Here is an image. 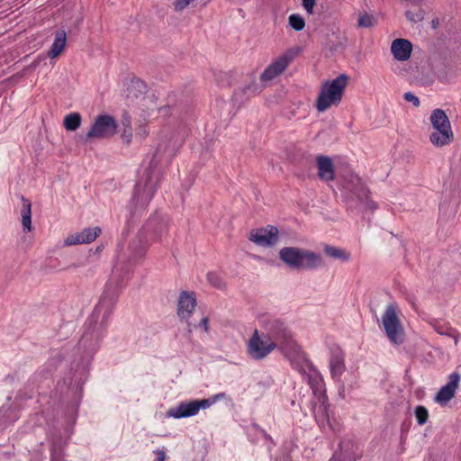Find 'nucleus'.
<instances>
[{"label": "nucleus", "mask_w": 461, "mask_h": 461, "mask_svg": "<svg viewBox=\"0 0 461 461\" xmlns=\"http://www.w3.org/2000/svg\"><path fill=\"white\" fill-rule=\"evenodd\" d=\"M101 229L99 227L86 228L80 232L69 235L64 241L67 246H73L77 244L90 243L94 241L100 234Z\"/></svg>", "instance_id": "20"}, {"label": "nucleus", "mask_w": 461, "mask_h": 461, "mask_svg": "<svg viewBox=\"0 0 461 461\" xmlns=\"http://www.w3.org/2000/svg\"><path fill=\"white\" fill-rule=\"evenodd\" d=\"M176 152L175 147L169 151V156H174Z\"/></svg>", "instance_id": "51"}, {"label": "nucleus", "mask_w": 461, "mask_h": 461, "mask_svg": "<svg viewBox=\"0 0 461 461\" xmlns=\"http://www.w3.org/2000/svg\"><path fill=\"white\" fill-rule=\"evenodd\" d=\"M208 323H209V319H208V317H203V318L201 320L200 323H199V327H201V328H202V329H203L205 331H207V330H208V329H209V325H208Z\"/></svg>", "instance_id": "46"}, {"label": "nucleus", "mask_w": 461, "mask_h": 461, "mask_svg": "<svg viewBox=\"0 0 461 461\" xmlns=\"http://www.w3.org/2000/svg\"><path fill=\"white\" fill-rule=\"evenodd\" d=\"M439 26V20L438 18H435L431 21V27L433 29H437Z\"/></svg>", "instance_id": "48"}, {"label": "nucleus", "mask_w": 461, "mask_h": 461, "mask_svg": "<svg viewBox=\"0 0 461 461\" xmlns=\"http://www.w3.org/2000/svg\"><path fill=\"white\" fill-rule=\"evenodd\" d=\"M66 32L59 31L55 35L54 41L48 51V56L51 59L57 58L64 50L66 44Z\"/></svg>", "instance_id": "28"}, {"label": "nucleus", "mask_w": 461, "mask_h": 461, "mask_svg": "<svg viewBox=\"0 0 461 461\" xmlns=\"http://www.w3.org/2000/svg\"><path fill=\"white\" fill-rule=\"evenodd\" d=\"M224 397H225V393H220L218 394L213 395L211 398L202 399V400H194V402H196L197 411H199L200 409L209 408L211 405L215 403L218 400L224 398Z\"/></svg>", "instance_id": "32"}, {"label": "nucleus", "mask_w": 461, "mask_h": 461, "mask_svg": "<svg viewBox=\"0 0 461 461\" xmlns=\"http://www.w3.org/2000/svg\"><path fill=\"white\" fill-rule=\"evenodd\" d=\"M321 404L318 408L313 409V414L316 422L318 423L321 429H322L324 432L330 430L332 432H335L337 430V428L335 424L331 422V420L330 418L329 413V403H328V397L325 394H322V396L320 398Z\"/></svg>", "instance_id": "17"}, {"label": "nucleus", "mask_w": 461, "mask_h": 461, "mask_svg": "<svg viewBox=\"0 0 461 461\" xmlns=\"http://www.w3.org/2000/svg\"><path fill=\"white\" fill-rule=\"evenodd\" d=\"M414 414L419 425H424L429 419V411L422 405H419L415 408Z\"/></svg>", "instance_id": "34"}, {"label": "nucleus", "mask_w": 461, "mask_h": 461, "mask_svg": "<svg viewBox=\"0 0 461 461\" xmlns=\"http://www.w3.org/2000/svg\"><path fill=\"white\" fill-rule=\"evenodd\" d=\"M405 16L410 22L418 23L424 19V11L420 9L417 13H413L408 10L405 12Z\"/></svg>", "instance_id": "36"}, {"label": "nucleus", "mask_w": 461, "mask_h": 461, "mask_svg": "<svg viewBox=\"0 0 461 461\" xmlns=\"http://www.w3.org/2000/svg\"><path fill=\"white\" fill-rule=\"evenodd\" d=\"M358 445L351 439L341 440L339 450L336 451L330 461H357L361 457Z\"/></svg>", "instance_id": "15"}, {"label": "nucleus", "mask_w": 461, "mask_h": 461, "mask_svg": "<svg viewBox=\"0 0 461 461\" xmlns=\"http://www.w3.org/2000/svg\"><path fill=\"white\" fill-rule=\"evenodd\" d=\"M434 131L429 135L430 142L436 147H443L454 140L450 121L442 109H435L429 116Z\"/></svg>", "instance_id": "6"}, {"label": "nucleus", "mask_w": 461, "mask_h": 461, "mask_svg": "<svg viewBox=\"0 0 461 461\" xmlns=\"http://www.w3.org/2000/svg\"><path fill=\"white\" fill-rule=\"evenodd\" d=\"M56 357H58V358H59V360H61V359H62V358H61V354H60V353H58V354H57V356L55 357V358H56Z\"/></svg>", "instance_id": "52"}, {"label": "nucleus", "mask_w": 461, "mask_h": 461, "mask_svg": "<svg viewBox=\"0 0 461 461\" xmlns=\"http://www.w3.org/2000/svg\"><path fill=\"white\" fill-rule=\"evenodd\" d=\"M318 176L326 182L334 179V165L328 156L320 155L316 158Z\"/></svg>", "instance_id": "25"}, {"label": "nucleus", "mask_w": 461, "mask_h": 461, "mask_svg": "<svg viewBox=\"0 0 461 461\" xmlns=\"http://www.w3.org/2000/svg\"><path fill=\"white\" fill-rule=\"evenodd\" d=\"M343 188L348 193L349 198L352 201L356 200L363 210L375 211L376 209L375 203L369 198L370 191L358 176L350 174L346 176Z\"/></svg>", "instance_id": "7"}, {"label": "nucleus", "mask_w": 461, "mask_h": 461, "mask_svg": "<svg viewBox=\"0 0 461 461\" xmlns=\"http://www.w3.org/2000/svg\"><path fill=\"white\" fill-rule=\"evenodd\" d=\"M330 368L332 378L339 380L346 369L344 353L339 348H335L330 350Z\"/></svg>", "instance_id": "22"}, {"label": "nucleus", "mask_w": 461, "mask_h": 461, "mask_svg": "<svg viewBox=\"0 0 461 461\" xmlns=\"http://www.w3.org/2000/svg\"><path fill=\"white\" fill-rule=\"evenodd\" d=\"M403 98L407 102L412 103L413 106L419 107L420 104V99L411 92H407L403 95Z\"/></svg>", "instance_id": "40"}, {"label": "nucleus", "mask_w": 461, "mask_h": 461, "mask_svg": "<svg viewBox=\"0 0 461 461\" xmlns=\"http://www.w3.org/2000/svg\"><path fill=\"white\" fill-rule=\"evenodd\" d=\"M339 395L344 398L345 395H344V385L341 386L340 390H339Z\"/></svg>", "instance_id": "50"}, {"label": "nucleus", "mask_w": 461, "mask_h": 461, "mask_svg": "<svg viewBox=\"0 0 461 461\" xmlns=\"http://www.w3.org/2000/svg\"><path fill=\"white\" fill-rule=\"evenodd\" d=\"M63 124L67 131H76L81 124L80 114L78 113H69L64 118Z\"/></svg>", "instance_id": "31"}, {"label": "nucleus", "mask_w": 461, "mask_h": 461, "mask_svg": "<svg viewBox=\"0 0 461 461\" xmlns=\"http://www.w3.org/2000/svg\"><path fill=\"white\" fill-rule=\"evenodd\" d=\"M460 381V375L456 372L449 375V381L437 393L434 400L440 404H446L454 396Z\"/></svg>", "instance_id": "19"}, {"label": "nucleus", "mask_w": 461, "mask_h": 461, "mask_svg": "<svg viewBox=\"0 0 461 461\" xmlns=\"http://www.w3.org/2000/svg\"><path fill=\"white\" fill-rule=\"evenodd\" d=\"M167 230V221L161 215L156 213L151 216L143 225L140 232L155 240H161L163 234Z\"/></svg>", "instance_id": "14"}, {"label": "nucleus", "mask_w": 461, "mask_h": 461, "mask_svg": "<svg viewBox=\"0 0 461 461\" xmlns=\"http://www.w3.org/2000/svg\"><path fill=\"white\" fill-rule=\"evenodd\" d=\"M412 51V44L405 39H396L392 42L391 52L393 58L399 61H406Z\"/></svg>", "instance_id": "23"}, {"label": "nucleus", "mask_w": 461, "mask_h": 461, "mask_svg": "<svg viewBox=\"0 0 461 461\" xmlns=\"http://www.w3.org/2000/svg\"><path fill=\"white\" fill-rule=\"evenodd\" d=\"M90 271H91V269H90V268H89V269H87V270H86V273H85V275L86 276V275H87V273H88V272H90Z\"/></svg>", "instance_id": "54"}, {"label": "nucleus", "mask_w": 461, "mask_h": 461, "mask_svg": "<svg viewBox=\"0 0 461 461\" xmlns=\"http://www.w3.org/2000/svg\"><path fill=\"white\" fill-rule=\"evenodd\" d=\"M160 152H167L166 147L164 148L161 143L158 144L149 167L145 170L143 178L135 185L131 198V203L135 210L138 208L144 209L149 203L158 188V177L155 175V167L158 164L156 157Z\"/></svg>", "instance_id": "2"}, {"label": "nucleus", "mask_w": 461, "mask_h": 461, "mask_svg": "<svg viewBox=\"0 0 461 461\" xmlns=\"http://www.w3.org/2000/svg\"><path fill=\"white\" fill-rule=\"evenodd\" d=\"M433 328L438 334L453 338L455 345H457L460 333L456 329L439 321L433 323Z\"/></svg>", "instance_id": "29"}, {"label": "nucleus", "mask_w": 461, "mask_h": 461, "mask_svg": "<svg viewBox=\"0 0 461 461\" xmlns=\"http://www.w3.org/2000/svg\"><path fill=\"white\" fill-rule=\"evenodd\" d=\"M121 138L123 143L129 145L132 138L131 128H123L121 133Z\"/></svg>", "instance_id": "38"}, {"label": "nucleus", "mask_w": 461, "mask_h": 461, "mask_svg": "<svg viewBox=\"0 0 461 461\" xmlns=\"http://www.w3.org/2000/svg\"><path fill=\"white\" fill-rule=\"evenodd\" d=\"M197 413L196 402L194 401L182 402L177 406L170 408L167 412L168 417L175 419L192 417Z\"/></svg>", "instance_id": "24"}, {"label": "nucleus", "mask_w": 461, "mask_h": 461, "mask_svg": "<svg viewBox=\"0 0 461 461\" xmlns=\"http://www.w3.org/2000/svg\"><path fill=\"white\" fill-rule=\"evenodd\" d=\"M20 199L23 202L21 210L23 230L26 232L32 230V203L23 194L20 195Z\"/></svg>", "instance_id": "27"}, {"label": "nucleus", "mask_w": 461, "mask_h": 461, "mask_svg": "<svg viewBox=\"0 0 461 461\" xmlns=\"http://www.w3.org/2000/svg\"><path fill=\"white\" fill-rule=\"evenodd\" d=\"M114 303L113 293L105 290L93 314L86 321L84 333L75 347L73 353L74 359L71 363V369L75 370L76 373L83 375L88 370L92 357L97 350L99 344L100 331L96 327L99 314L104 312V319L108 318Z\"/></svg>", "instance_id": "1"}, {"label": "nucleus", "mask_w": 461, "mask_h": 461, "mask_svg": "<svg viewBox=\"0 0 461 461\" xmlns=\"http://www.w3.org/2000/svg\"><path fill=\"white\" fill-rule=\"evenodd\" d=\"M196 306L194 292L182 291L177 303V315L181 320H187Z\"/></svg>", "instance_id": "18"}, {"label": "nucleus", "mask_w": 461, "mask_h": 461, "mask_svg": "<svg viewBox=\"0 0 461 461\" xmlns=\"http://www.w3.org/2000/svg\"><path fill=\"white\" fill-rule=\"evenodd\" d=\"M187 325L189 327L188 331L191 332L192 331L191 323L187 322Z\"/></svg>", "instance_id": "53"}, {"label": "nucleus", "mask_w": 461, "mask_h": 461, "mask_svg": "<svg viewBox=\"0 0 461 461\" xmlns=\"http://www.w3.org/2000/svg\"><path fill=\"white\" fill-rule=\"evenodd\" d=\"M149 248L147 237L139 230L138 234L129 243L125 258L123 259V269L129 272L132 266L140 264L145 258Z\"/></svg>", "instance_id": "9"}, {"label": "nucleus", "mask_w": 461, "mask_h": 461, "mask_svg": "<svg viewBox=\"0 0 461 461\" xmlns=\"http://www.w3.org/2000/svg\"><path fill=\"white\" fill-rule=\"evenodd\" d=\"M323 251L328 257L343 262L348 261L350 258V254L348 251L330 245H325Z\"/></svg>", "instance_id": "30"}, {"label": "nucleus", "mask_w": 461, "mask_h": 461, "mask_svg": "<svg viewBox=\"0 0 461 461\" xmlns=\"http://www.w3.org/2000/svg\"><path fill=\"white\" fill-rule=\"evenodd\" d=\"M131 118L128 112H123L122 124L123 128H131Z\"/></svg>", "instance_id": "43"}, {"label": "nucleus", "mask_w": 461, "mask_h": 461, "mask_svg": "<svg viewBox=\"0 0 461 461\" xmlns=\"http://www.w3.org/2000/svg\"><path fill=\"white\" fill-rule=\"evenodd\" d=\"M288 23L295 32H301L305 27V21L303 17L298 14H293L288 18Z\"/></svg>", "instance_id": "33"}, {"label": "nucleus", "mask_w": 461, "mask_h": 461, "mask_svg": "<svg viewBox=\"0 0 461 461\" xmlns=\"http://www.w3.org/2000/svg\"><path fill=\"white\" fill-rule=\"evenodd\" d=\"M382 321L388 339L395 345L402 344L405 339L404 330L394 305L390 304L386 307L382 316Z\"/></svg>", "instance_id": "8"}, {"label": "nucleus", "mask_w": 461, "mask_h": 461, "mask_svg": "<svg viewBox=\"0 0 461 461\" xmlns=\"http://www.w3.org/2000/svg\"><path fill=\"white\" fill-rule=\"evenodd\" d=\"M302 5L307 14H312L314 5H316V0H302Z\"/></svg>", "instance_id": "41"}, {"label": "nucleus", "mask_w": 461, "mask_h": 461, "mask_svg": "<svg viewBox=\"0 0 461 461\" xmlns=\"http://www.w3.org/2000/svg\"><path fill=\"white\" fill-rule=\"evenodd\" d=\"M279 258L291 269L312 270L324 267L322 257L312 250L298 247H285L279 250Z\"/></svg>", "instance_id": "3"}, {"label": "nucleus", "mask_w": 461, "mask_h": 461, "mask_svg": "<svg viewBox=\"0 0 461 461\" xmlns=\"http://www.w3.org/2000/svg\"><path fill=\"white\" fill-rule=\"evenodd\" d=\"M157 458L155 461H164L166 459V453L163 450H156Z\"/></svg>", "instance_id": "47"}, {"label": "nucleus", "mask_w": 461, "mask_h": 461, "mask_svg": "<svg viewBox=\"0 0 461 461\" xmlns=\"http://www.w3.org/2000/svg\"><path fill=\"white\" fill-rule=\"evenodd\" d=\"M275 348L276 345L273 342H269L267 338H264L263 333L259 335L258 330H255L248 342L247 352L252 359L262 360Z\"/></svg>", "instance_id": "11"}, {"label": "nucleus", "mask_w": 461, "mask_h": 461, "mask_svg": "<svg viewBox=\"0 0 461 461\" xmlns=\"http://www.w3.org/2000/svg\"><path fill=\"white\" fill-rule=\"evenodd\" d=\"M295 51L289 50L268 65L260 76L262 81L274 79L282 74L295 57Z\"/></svg>", "instance_id": "12"}, {"label": "nucleus", "mask_w": 461, "mask_h": 461, "mask_svg": "<svg viewBox=\"0 0 461 461\" xmlns=\"http://www.w3.org/2000/svg\"><path fill=\"white\" fill-rule=\"evenodd\" d=\"M207 280L214 287L221 288L223 286L221 278L214 272H209L207 274Z\"/></svg>", "instance_id": "37"}, {"label": "nucleus", "mask_w": 461, "mask_h": 461, "mask_svg": "<svg viewBox=\"0 0 461 461\" xmlns=\"http://www.w3.org/2000/svg\"><path fill=\"white\" fill-rule=\"evenodd\" d=\"M87 266L86 261H77L70 264L69 266L62 268L61 270H68L71 268H85Z\"/></svg>", "instance_id": "44"}, {"label": "nucleus", "mask_w": 461, "mask_h": 461, "mask_svg": "<svg viewBox=\"0 0 461 461\" xmlns=\"http://www.w3.org/2000/svg\"><path fill=\"white\" fill-rule=\"evenodd\" d=\"M249 239L257 245L272 247L278 240V229L272 225H268L266 229H256L250 232Z\"/></svg>", "instance_id": "16"}, {"label": "nucleus", "mask_w": 461, "mask_h": 461, "mask_svg": "<svg viewBox=\"0 0 461 461\" xmlns=\"http://www.w3.org/2000/svg\"><path fill=\"white\" fill-rule=\"evenodd\" d=\"M118 123L112 115H98L83 140L87 142L92 139H109L116 133Z\"/></svg>", "instance_id": "10"}, {"label": "nucleus", "mask_w": 461, "mask_h": 461, "mask_svg": "<svg viewBox=\"0 0 461 461\" xmlns=\"http://www.w3.org/2000/svg\"><path fill=\"white\" fill-rule=\"evenodd\" d=\"M264 338L269 342H273L276 348L282 350L294 349L296 346L293 339L292 332L282 321L278 319H267L263 324Z\"/></svg>", "instance_id": "5"}, {"label": "nucleus", "mask_w": 461, "mask_h": 461, "mask_svg": "<svg viewBox=\"0 0 461 461\" xmlns=\"http://www.w3.org/2000/svg\"><path fill=\"white\" fill-rule=\"evenodd\" d=\"M261 432L263 433V436L267 438V439H269L271 440V437L264 430V429H261Z\"/></svg>", "instance_id": "49"}, {"label": "nucleus", "mask_w": 461, "mask_h": 461, "mask_svg": "<svg viewBox=\"0 0 461 461\" xmlns=\"http://www.w3.org/2000/svg\"><path fill=\"white\" fill-rule=\"evenodd\" d=\"M149 135V131L145 124H141L136 130V137H139L140 140L145 139Z\"/></svg>", "instance_id": "42"}, {"label": "nucleus", "mask_w": 461, "mask_h": 461, "mask_svg": "<svg viewBox=\"0 0 461 461\" xmlns=\"http://www.w3.org/2000/svg\"><path fill=\"white\" fill-rule=\"evenodd\" d=\"M357 24L359 27L371 28L376 24V19L368 14H364L359 16Z\"/></svg>", "instance_id": "35"}, {"label": "nucleus", "mask_w": 461, "mask_h": 461, "mask_svg": "<svg viewBox=\"0 0 461 461\" xmlns=\"http://www.w3.org/2000/svg\"><path fill=\"white\" fill-rule=\"evenodd\" d=\"M295 51L289 50L268 65L260 76L262 81L274 79L282 74L295 57Z\"/></svg>", "instance_id": "13"}, {"label": "nucleus", "mask_w": 461, "mask_h": 461, "mask_svg": "<svg viewBox=\"0 0 461 461\" xmlns=\"http://www.w3.org/2000/svg\"><path fill=\"white\" fill-rule=\"evenodd\" d=\"M345 48V42L340 41L337 44H332L330 46V50L331 52H336L339 50H342Z\"/></svg>", "instance_id": "45"}, {"label": "nucleus", "mask_w": 461, "mask_h": 461, "mask_svg": "<svg viewBox=\"0 0 461 461\" xmlns=\"http://www.w3.org/2000/svg\"><path fill=\"white\" fill-rule=\"evenodd\" d=\"M348 79V75L341 74L323 83L315 104L318 112H324L341 102Z\"/></svg>", "instance_id": "4"}, {"label": "nucleus", "mask_w": 461, "mask_h": 461, "mask_svg": "<svg viewBox=\"0 0 461 461\" xmlns=\"http://www.w3.org/2000/svg\"><path fill=\"white\" fill-rule=\"evenodd\" d=\"M215 79L219 85L224 86H230V83L229 81V76L226 73L220 72L217 75H215Z\"/></svg>", "instance_id": "39"}, {"label": "nucleus", "mask_w": 461, "mask_h": 461, "mask_svg": "<svg viewBox=\"0 0 461 461\" xmlns=\"http://www.w3.org/2000/svg\"><path fill=\"white\" fill-rule=\"evenodd\" d=\"M260 91V86L254 77L243 87L235 90L232 95V100L239 105H241L249 98L258 94Z\"/></svg>", "instance_id": "21"}, {"label": "nucleus", "mask_w": 461, "mask_h": 461, "mask_svg": "<svg viewBox=\"0 0 461 461\" xmlns=\"http://www.w3.org/2000/svg\"><path fill=\"white\" fill-rule=\"evenodd\" d=\"M147 93V86L144 81L134 78L127 86L126 89V99L130 102H133L140 98H142Z\"/></svg>", "instance_id": "26"}]
</instances>
